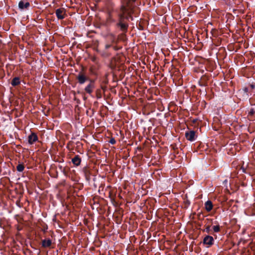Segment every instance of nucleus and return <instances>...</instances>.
Wrapping results in <instances>:
<instances>
[{
	"mask_svg": "<svg viewBox=\"0 0 255 255\" xmlns=\"http://www.w3.org/2000/svg\"><path fill=\"white\" fill-rule=\"evenodd\" d=\"M105 84H107L108 83V80H105L103 82Z\"/></svg>",
	"mask_w": 255,
	"mask_h": 255,
	"instance_id": "obj_30",
	"label": "nucleus"
},
{
	"mask_svg": "<svg viewBox=\"0 0 255 255\" xmlns=\"http://www.w3.org/2000/svg\"><path fill=\"white\" fill-rule=\"evenodd\" d=\"M20 83V78L18 77H14L11 81V84L14 86L15 87L16 86H18Z\"/></svg>",
	"mask_w": 255,
	"mask_h": 255,
	"instance_id": "obj_13",
	"label": "nucleus"
},
{
	"mask_svg": "<svg viewBox=\"0 0 255 255\" xmlns=\"http://www.w3.org/2000/svg\"><path fill=\"white\" fill-rule=\"evenodd\" d=\"M213 229L214 232L218 233L220 231V227L219 225L214 226L213 227Z\"/></svg>",
	"mask_w": 255,
	"mask_h": 255,
	"instance_id": "obj_18",
	"label": "nucleus"
},
{
	"mask_svg": "<svg viewBox=\"0 0 255 255\" xmlns=\"http://www.w3.org/2000/svg\"><path fill=\"white\" fill-rule=\"evenodd\" d=\"M82 172L84 175L86 180L90 181L91 179V171L88 166H86L82 168Z\"/></svg>",
	"mask_w": 255,
	"mask_h": 255,
	"instance_id": "obj_7",
	"label": "nucleus"
},
{
	"mask_svg": "<svg viewBox=\"0 0 255 255\" xmlns=\"http://www.w3.org/2000/svg\"><path fill=\"white\" fill-rule=\"evenodd\" d=\"M184 208H187L190 204V201L188 199L185 200L184 201Z\"/></svg>",
	"mask_w": 255,
	"mask_h": 255,
	"instance_id": "obj_19",
	"label": "nucleus"
},
{
	"mask_svg": "<svg viewBox=\"0 0 255 255\" xmlns=\"http://www.w3.org/2000/svg\"><path fill=\"white\" fill-rule=\"evenodd\" d=\"M59 168L62 170V166H59Z\"/></svg>",
	"mask_w": 255,
	"mask_h": 255,
	"instance_id": "obj_33",
	"label": "nucleus"
},
{
	"mask_svg": "<svg viewBox=\"0 0 255 255\" xmlns=\"http://www.w3.org/2000/svg\"><path fill=\"white\" fill-rule=\"evenodd\" d=\"M243 90L244 91L245 93H247L248 92H249V89L247 87H245L243 89Z\"/></svg>",
	"mask_w": 255,
	"mask_h": 255,
	"instance_id": "obj_27",
	"label": "nucleus"
},
{
	"mask_svg": "<svg viewBox=\"0 0 255 255\" xmlns=\"http://www.w3.org/2000/svg\"><path fill=\"white\" fill-rule=\"evenodd\" d=\"M255 114V110L254 109L252 108L250 109V110L249 112L248 116H253Z\"/></svg>",
	"mask_w": 255,
	"mask_h": 255,
	"instance_id": "obj_21",
	"label": "nucleus"
},
{
	"mask_svg": "<svg viewBox=\"0 0 255 255\" xmlns=\"http://www.w3.org/2000/svg\"><path fill=\"white\" fill-rule=\"evenodd\" d=\"M136 0H122V4L120 8V12L118 14V20L116 23L117 27L122 32L121 36H124L127 32L128 27V22L129 20H133L132 14Z\"/></svg>",
	"mask_w": 255,
	"mask_h": 255,
	"instance_id": "obj_1",
	"label": "nucleus"
},
{
	"mask_svg": "<svg viewBox=\"0 0 255 255\" xmlns=\"http://www.w3.org/2000/svg\"><path fill=\"white\" fill-rule=\"evenodd\" d=\"M185 135L186 139L190 141L195 140L197 137L196 132L194 130H188L186 131Z\"/></svg>",
	"mask_w": 255,
	"mask_h": 255,
	"instance_id": "obj_4",
	"label": "nucleus"
},
{
	"mask_svg": "<svg viewBox=\"0 0 255 255\" xmlns=\"http://www.w3.org/2000/svg\"><path fill=\"white\" fill-rule=\"evenodd\" d=\"M91 60L95 63H97V57L96 56H93L91 58Z\"/></svg>",
	"mask_w": 255,
	"mask_h": 255,
	"instance_id": "obj_24",
	"label": "nucleus"
},
{
	"mask_svg": "<svg viewBox=\"0 0 255 255\" xmlns=\"http://www.w3.org/2000/svg\"><path fill=\"white\" fill-rule=\"evenodd\" d=\"M250 87L252 89H254L255 88V85L253 84H252L250 85Z\"/></svg>",
	"mask_w": 255,
	"mask_h": 255,
	"instance_id": "obj_28",
	"label": "nucleus"
},
{
	"mask_svg": "<svg viewBox=\"0 0 255 255\" xmlns=\"http://www.w3.org/2000/svg\"><path fill=\"white\" fill-rule=\"evenodd\" d=\"M109 142L112 144H115L116 142V140L114 138H112L110 139Z\"/></svg>",
	"mask_w": 255,
	"mask_h": 255,
	"instance_id": "obj_23",
	"label": "nucleus"
},
{
	"mask_svg": "<svg viewBox=\"0 0 255 255\" xmlns=\"http://www.w3.org/2000/svg\"><path fill=\"white\" fill-rule=\"evenodd\" d=\"M24 169V165L23 163L18 164L16 166V170L19 172H22Z\"/></svg>",
	"mask_w": 255,
	"mask_h": 255,
	"instance_id": "obj_16",
	"label": "nucleus"
},
{
	"mask_svg": "<svg viewBox=\"0 0 255 255\" xmlns=\"http://www.w3.org/2000/svg\"><path fill=\"white\" fill-rule=\"evenodd\" d=\"M95 87V80L94 79L90 80L89 84L85 87L84 89L85 92L93 97L92 93Z\"/></svg>",
	"mask_w": 255,
	"mask_h": 255,
	"instance_id": "obj_3",
	"label": "nucleus"
},
{
	"mask_svg": "<svg viewBox=\"0 0 255 255\" xmlns=\"http://www.w3.org/2000/svg\"><path fill=\"white\" fill-rule=\"evenodd\" d=\"M113 48L115 50H117L118 49L116 46H114Z\"/></svg>",
	"mask_w": 255,
	"mask_h": 255,
	"instance_id": "obj_31",
	"label": "nucleus"
},
{
	"mask_svg": "<svg viewBox=\"0 0 255 255\" xmlns=\"http://www.w3.org/2000/svg\"><path fill=\"white\" fill-rule=\"evenodd\" d=\"M108 75V74L106 75V78L107 77Z\"/></svg>",
	"mask_w": 255,
	"mask_h": 255,
	"instance_id": "obj_35",
	"label": "nucleus"
},
{
	"mask_svg": "<svg viewBox=\"0 0 255 255\" xmlns=\"http://www.w3.org/2000/svg\"><path fill=\"white\" fill-rule=\"evenodd\" d=\"M76 79L78 81V82L82 85L84 84L87 81H90V79L88 76H87L85 73L83 71H80L78 74L76 76Z\"/></svg>",
	"mask_w": 255,
	"mask_h": 255,
	"instance_id": "obj_2",
	"label": "nucleus"
},
{
	"mask_svg": "<svg viewBox=\"0 0 255 255\" xmlns=\"http://www.w3.org/2000/svg\"><path fill=\"white\" fill-rule=\"evenodd\" d=\"M96 97L97 99H100L102 97V89L98 88L95 91Z\"/></svg>",
	"mask_w": 255,
	"mask_h": 255,
	"instance_id": "obj_15",
	"label": "nucleus"
},
{
	"mask_svg": "<svg viewBox=\"0 0 255 255\" xmlns=\"http://www.w3.org/2000/svg\"><path fill=\"white\" fill-rule=\"evenodd\" d=\"M112 47V44H107L105 45V49L108 50L109 48Z\"/></svg>",
	"mask_w": 255,
	"mask_h": 255,
	"instance_id": "obj_25",
	"label": "nucleus"
},
{
	"mask_svg": "<svg viewBox=\"0 0 255 255\" xmlns=\"http://www.w3.org/2000/svg\"><path fill=\"white\" fill-rule=\"evenodd\" d=\"M63 172H64V174H65V172L64 169H63Z\"/></svg>",
	"mask_w": 255,
	"mask_h": 255,
	"instance_id": "obj_34",
	"label": "nucleus"
},
{
	"mask_svg": "<svg viewBox=\"0 0 255 255\" xmlns=\"http://www.w3.org/2000/svg\"><path fill=\"white\" fill-rule=\"evenodd\" d=\"M90 71L93 74H95V72L93 71V68L91 67L90 68Z\"/></svg>",
	"mask_w": 255,
	"mask_h": 255,
	"instance_id": "obj_29",
	"label": "nucleus"
},
{
	"mask_svg": "<svg viewBox=\"0 0 255 255\" xmlns=\"http://www.w3.org/2000/svg\"><path fill=\"white\" fill-rule=\"evenodd\" d=\"M30 6V3L28 2H25L23 0H21L18 3V7L19 9H27Z\"/></svg>",
	"mask_w": 255,
	"mask_h": 255,
	"instance_id": "obj_9",
	"label": "nucleus"
},
{
	"mask_svg": "<svg viewBox=\"0 0 255 255\" xmlns=\"http://www.w3.org/2000/svg\"><path fill=\"white\" fill-rule=\"evenodd\" d=\"M100 89H102V91H103V93H105V92L107 89V87L103 85H101Z\"/></svg>",
	"mask_w": 255,
	"mask_h": 255,
	"instance_id": "obj_22",
	"label": "nucleus"
},
{
	"mask_svg": "<svg viewBox=\"0 0 255 255\" xmlns=\"http://www.w3.org/2000/svg\"><path fill=\"white\" fill-rule=\"evenodd\" d=\"M199 84L200 86H202V87H205V86H207V80L205 79L204 80V79H203L202 81L199 82Z\"/></svg>",
	"mask_w": 255,
	"mask_h": 255,
	"instance_id": "obj_17",
	"label": "nucleus"
},
{
	"mask_svg": "<svg viewBox=\"0 0 255 255\" xmlns=\"http://www.w3.org/2000/svg\"><path fill=\"white\" fill-rule=\"evenodd\" d=\"M206 221H207L206 224H210V223H212V219H207Z\"/></svg>",
	"mask_w": 255,
	"mask_h": 255,
	"instance_id": "obj_26",
	"label": "nucleus"
},
{
	"mask_svg": "<svg viewBox=\"0 0 255 255\" xmlns=\"http://www.w3.org/2000/svg\"><path fill=\"white\" fill-rule=\"evenodd\" d=\"M52 245V241L50 239L42 240L41 241V245L43 248H49Z\"/></svg>",
	"mask_w": 255,
	"mask_h": 255,
	"instance_id": "obj_10",
	"label": "nucleus"
},
{
	"mask_svg": "<svg viewBox=\"0 0 255 255\" xmlns=\"http://www.w3.org/2000/svg\"><path fill=\"white\" fill-rule=\"evenodd\" d=\"M197 216H198V218L199 219L201 215L200 214H199L197 215Z\"/></svg>",
	"mask_w": 255,
	"mask_h": 255,
	"instance_id": "obj_32",
	"label": "nucleus"
},
{
	"mask_svg": "<svg viewBox=\"0 0 255 255\" xmlns=\"http://www.w3.org/2000/svg\"><path fill=\"white\" fill-rule=\"evenodd\" d=\"M110 36L111 37L110 40L112 43L117 44L118 43L119 37H117L116 35L113 34H111Z\"/></svg>",
	"mask_w": 255,
	"mask_h": 255,
	"instance_id": "obj_14",
	"label": "nucleus"
},
{
	"mask_svg": "<svg viewBox=\"0 0 255 255\" xmlns=\"http://www.w3.org/2000/svg\"><path fill=\"white\" fill-rule=\"evenodd\" d=\"M214 240L213 237L209 235L206 236L203 241L204 245H207L208 247H210L214 244Z\"/></svg>",
	"mask_w": 255,
	"mask_h": 255,
	"instance_id": "obj_5",
	"label": "nucleus"
},
{
	"mask_svg": "<svg viewBox=\"0 0 255 255\" xmlns=\"http://www.w3.org/2000/svg\"><path fill=\"white\" fill-rule=\"evenodd\" d=\"M38 140V136L34 132H32L28 136V141L30 144H33L35 142Z\"/></svg>",
	"mask_w": 255,
	"mask_h": 255,
	"instance_id": "obj_8",
	"label": "nucleus"
},
{
	"mask_svg": "<svg viewBox=\"0 0 255 255\" xmlns=\"http://www.w3.org/2000/svg\"><path fill=\"white\" fill-rule=\"evenodd\" d=\"M72 162L75 166H78L81 164V158L79 155H76L72 159Z\"/></svg>",
	"mask_w": 255,
	"mask_h": 255,
	"instance_id": "obj_11",
	"label": "nucleus"
},
{
	"mask_svg": "<svg viewBox=\"0 0 255 255\" xmlns=\"http://www.w3.org/2000/svg\"><path fill=\"white\" fill-rule=\"evenodd\" d=\"M65 12L64 8H58L55 11L56 15L58 19H63L66 15Z\"/></svg>",
	"mask_w": 255,
	"mask_h": 255,
	"instance_id": "obj_6",
	"label": "nucleus"
},
{
	"mask_svg": "<svg viewBox=\"0 0 255 255\" xmlns=\"http://www.w3.org/2000/svg\"><path fill=\"white\" fill-rule=\"evenodd\" d=\"M213 204L210 200H208L205 203V208L207 211L210 212L213 209Z\"/></svg>",
	"mask_w": 255,
	"mask_h": 255,
	"instance_id": "obj_12",
	"label": "nucleus"
},
{
	"mask_svg": "<svg viewBox=\"0 0 255 255\" xmlns=\"http://www.w3.org/2000/svg\"><path fill=\"white\" fill-rule=\"evenodd\" d=\"M210 228H211L210 225H206L204 231L206 232V233H208V234H210V232H211Z\"/></svg>",
	"mask_w": 255,
	"mask_h": 255,
	"instance_id": "obj_20",
	"label": "nucleus"
}]
</instances>
